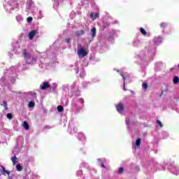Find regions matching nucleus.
I'll return each instance as SVG.
<instances>
[{
	"label": "nucleus",
	"mask_w": 179,
	"mask_h": 179,
	"mask_svg": "<svg viewBox=\"0 0 179 179\" xmlns=\"http://www.w3.org/2000/svg\"><path fill=\"white\" fill-rule=\"evenodd\" d=\"M85 33H86L85 30H79V31H76L75 32V36L76 37H80V36H83V34H85Z\"/></svg>",
	"instance_id": "6"
},
{
	"label": "nucleus",
	"mask_w": 179,
	"mask_h": 179,
	"mask_svg": "<svg viewBox=\"0 0 179 179\" xmlns=\"http://www.w3.org/2000/svg\"><path fill=\"white\" fill-rule=\"evenodd\" d=\"M124 173V169L122 167L119 168L118 174H122Z\"/></svg>",
	"instance_id": "20"
},
{
	"label": "nucleus",
	"mask_w": 179,
	"mask_h": 179,
	"mask_svg": "<svg viewBox=\"0 0 179 179\" xmlns=\"http://www.w3.org/2000/svg\"><path fill=\"white\" fill-rule=\"evenodd\" d=\"M78 54L79 57H82V58L86 57L87 55V52L85 50V48H81L80 50H78Z\"/></svg>",
	"instance_id": "2"
},
{
	"label": "nucleus",
	"mask_w": 179,
	"mask_h": 179,
	"mask_svg": "<svg viewBox=\"0 0 179 179\" xmlns=\"http://www.w3.org/2000/svg\"><path fill=\"white\" fill-rule=\"evenodd\" d=\"M53 1H55V0H53Z\"/></svg>",
	"instance_id": "34"
},
{
	"label": "nucleus",
	"mask_w": 179,
	"mask_h": 179,
	"mask_svg": "<svg viewBox=\"0 0 179 179\" xmlns=\"http://www.w3.org/2000/svg\"><path fill=\"white\" fill-rule=\"evenodd\" d=\"M86 75V72H85V71H83V78L85 77Z\"/></svg>",
	"instance_id": "26"
},
{
	"label": "nucleus",
	"mask_w": 179,
	"mask_h": 179,
	"mask_svg": "<svg viewBox=\"0 0 179 179\" xmlns=\"http://www.w3.org/2000/svg\"><path fill=\"white\" fill-rule=\"evenodd\" d=\"M157 123L159 125L160 128H163V124H162V121L157 120Z\"/></svg>",
	"instance_id": "23"
},
{
	"label": "nucleus",
	"mask_w": 179,
	"mask_h": 179,
	"mask_svg": "<svg viewBox=\"0 0 179 179\" xmlns=\"http://www.w3.org/2000/svg\"><path fill=\"white\" fill-rule=\"evenodd\" d=\"M124 108H125V107L124 106V104L121 103L116 105V110L118 113H122V111H124Z\"/></svg>",
	"instance_id": "4"
},
{
	"label": "nucleus",
	"mask_w": 179,
	"mask_h": 179,
	"mask_svg": "<svg viewBox=\"0 0 179 179\" xmlns=\"http://www.w3.org/2000/svg\"><path fill=\"white\" fill-rule=\"evenodd\" d=\"M37 34V30H32L29 33L28 37L29 40H33L34 38V36Z\"/></svg>",
	"instance_id": "5"
},
{
	"label": "nucleus",
	"mask_w": 179,
	"mask_h": 179,
	"mask_svg": "<svg viewBox=\"0 0 179 179\" xmlns=\"http://www.w3.org/2000/svg\"><path fill=\"white\" fill-rule=\"evenodd\" d=\"M90 34H91L92 38H94V37H96V27H93L91 29Z\"/></svg>",
	"instance_id": "9"
},
{
	"label": "nucleus",
	"mask_w": 179,
	"mask_h": 179,
	"mask_svg": "<svg viewBox=\"0 0 179 179\" xmlns=\"http://www.w3.org/2000/svg\"><path fill=\"white\" fill-rule=\"evenodd\" d=\"M126 124H127V125H129V120H126Z\"/></svg>",
	"instance_id": "27"
},
{
	"label": "nucleus",
	"mask_w": 179,
	"mask_h": 179,
	"mask_svg": "<svg viewBox=\"0 0 179 179\" xmlns=\"http://www.w3.org/2000/svg\"><path fill=\"white\" fill-rule=\"evenodd\" d=\"M163 93H164V91L162 92V94H163Z\"/></svg>",
	"instance_id": "32"
},
{
	"label": "nucleus",
	"mask_w": 179,
	"mask_h": 179,
	"mask_svg": "<svg viewBox=\"0 0 179 179\" xmlns=\"http://www.w3.org/2000/svg\"><path fill=\"white\" fill-rule=\"evenodd\" d=\"M173 83L175 85H177V83H179V78H178V76H175V77L173 78Z\"/></svg>",
	"instance_id": "14"
},
{
	"label": "nucleus",
	"mask_w": 179,
	"mask_h": 179,
	"mask_svg": "<svg viewBox=\"0 0 179 179\" xmlns=\"http://www.w3.org/2000/svg\"><path fill=\"white\" fill-rule=\"evenodd\" d=\"M121 76H122L123 80L125 81V76H124V75H122V74L121 75Z\"/></svg>",
	"instance_id": "28"
},
{
	"label": "nucleus",
	"mask_w": 179,
	"mask_h": 179,
	"mask_svg": "<svg viewBox=\"0 0 179 179\" xmlns=\"http://www.w3.org/2000/svg\"><path fill=\"white\" fill-rule=\"evenodd\" d=\"M50 87H51V85L48 82H43L42 85L40 86V89H41V90H45L47 89H50Z\"/></svg>",
	"instance_id": "3"
},
{
	"label": "nucleus",
	"mask_w": 179,
	"mask_h": 179,
	"mask_svg": "<svg viewBox=\"0 0 179 179\" xmlns=\"http://www.w3.org/2000/svg\"><path fill=\"white\" fill-rule=\"evenodd\" d=\"M55 89H57V87H53L52 90H55Z\"/></svg>",
	"instance_id": "31"
},
{
	"label": "nucleus",
	"mask_w": 179,
	"mask_h": 179,
	"mask_svg": "<svg viewBox=\"0 0 179 179\" xmlns=\"http://www.w3.org/2000/svg\"><path fill=\"white\" fill-rule=\"evenodd\" d=\"M7 118L8 120H12V118H13V116L11 115V113H8L7 114Z\"/></svg>",
	"instance_id": "21"
},
{
	"label": "nucleus",
	"mask_w": 179,
	"mask_h": 179,
	"mask_svg": "<svg viewBox=\"0 0 179 179\" xmlns=\"http://www.w3.org/2000/svg\"><path fill=\"white\" fill-rule=\"evenodd\" d=\"M27 22H28V23H30L31 22H33V17H28L27 18Z\"/></svg>",
	"instance_id": "19"
},
{
	"label": "nucleus",
	"mask_w": 179,
	"mask_h": 179,
	"mask_svg": "<svg viewBox=\"0 0 179 179\" xmlns=\"http://www.w3.org/2000/svg\"><path fill=\"white\" fill-rule=\"evenodd\" d=\"M35 106H36V103H34V101L29 102L28 107H29V108H31L34 107Z\"/></svg>",
	"instance_id": "15"
},
{
	"label": "nucleus",
	"mask_w": 179,
	"mask_h": 179,
	"mask_svg": "<svg viewBox=\"0 0 179 179\" xmlns=\"http://www.w3.org/2000/svg\"><path fill=\"white\" fill-rule=\"evenodd\" d=\"M111 26V24L110 22H103L102 24V30H106L107 27H110Z\"/></svg>",
	"instance_id": "7"
},
{
	"label": "nucleus",
	"mask_w": 179,
	"mask_h": 179,
	"mask_svg": "<svg viewBox=\"0 0 179 179\" xmlns=\"http://www.w3.org/2000/svg\"><path fill=\"white\" fill-rule=\"evenodd\" d=\"M99 13H91L90 15V17H91V19H92V20H96V19H97V17H99Z\"/></svg>",
	"instance_id": "8"
},
{
	"label": "nucleus",
	"mask_w": 179,
	"mask_h": 179,
	"mask_svg": "<svg viewBox=\"0 0 179 179\" xmlns=\"http://www.w3.org/2000/svg\"><path fill=\"white\" fill-rule=\"evenodd\" d=\"M102 167H104V165H103V164H102Z\"/></svg>",
	"instance_id": "33"
},
{
	"label": "nucleus",
	"mask_w": 179,
	"mask_h": 179,
	"mask_svg": "<svg viewBox=\"0 0 179 179\" xmlns=\"http://www.w3.org/2000/svg\"><path fill=\"white\" fill-rule=\"evenodd\" d=\"M1 106H3L5 110H8V102H6V101H3V104L1 103Z\"/></svg>",
	"instance_id": "16"
},
{
	"label": "nucleus",
	"mask_w": 179,
	"mask_h": 179,
	"mask_svg": "<svg viewBox=\"0 0 179 179\" xmlns=\"http://www.w3.org/2000/svg\"><path fill=\"white\" fill-rule=\"evenodd\" d=\"M57 111H59V113H62V111H64V106H57Z\"/></svg>",
	"instance_id": "17"
},
{
	"label": "nucleus",
	"mask_w": 179,
	"mask_h": 179,
	"mask_svg": "<svg viewBox=\"0 0 179 179\" xmlns=\"http://www.w3.org/2000/svg\"><path fill=\"white\" fill-rule=\"evenodd\" d=\"M11 162H13V164H16V163H17V157H16V155L11 157Z\"/></svg>",
	"instance_id": "13"
},
{
	"label": "nucleus",
	"mask_w": 179,
	"mask_h": 179,
	"mask_svg": "<svg viewBox=\"0 0 179 179\" xmlns=\"http://www.w3.org/2000/svg\"><path fill=\"white\" fill-rule=\"evenodd\" d=\"M123 89H124V90H127L125 89V83H124Z\"/></svg>",
	"instance_id": "29"
},
{
	"label": "nucleus",
	"mask_w": 179,
	"mask_h": 179,
	"mask_svg": "<svg viewBox=\"0 0 179 179\" xmlns=\"http://www.w3.org/2000/svg\"><path fill=\"white\" fill-rule=\"evenodd\" d=\"M148 84L143 83V89H145L146 90V89H148Z\"/></svg>",
	"instance_id": "25"
},
{
	"label": "nucleus",
	"mask_w": 179,
	"mask_h": 179,
	"mask_svg": "<svg viewBox=\"0 0 179 179\" xmlns=\"http://www.w3.org/2000/svg\"><path fill=\"white\" fill-rule=\"evenodd\" d=\"M140 31L141 34H143V36H146V34H148V32L146 31V30H145V29H143V27L140 28Z\"/></svg>",
	"instance_id": "12"
},
{
	"label": "nucleus",
	"mask_w": 179,
	"mask_h": 179,
	"mask_svg": "<svg viewBox=\"0 0 179 179\" xmlns=\"http://www.w3.org/2000/svg\"><path fill=\"white\" fill-rule=\"evenodd\" d=\"M141 142H142V138H138L136 141V145L137 148H141Z\"/></svg>",
	"instance_id": "10"
},
{
	"label": "nucleus",
	"mask_w": 179,
	"mask_h": 179,
	"mask_svg": "<svg viewBox=\"0 0 179 179\" xmlns=\"http://www.w3.org/2000/svg\"><path fill=\"white\" fill-rule=\"evenodd\" d=\"M71 38H66L65 40H64V41H65V43H66L67 44H70V43H71Z\"/></svg>",
	"instance_id": "22"
},
{
	"label": "nucleus",
	"mask_w": 179,
	"mask_h": 179,
	"mask_svg": "<svg viewBox=\"0 0 179 179\" xmlns=\"http://www.w3.org/2000/svg\"><path fill=\"white\" fill-rule=\"evenodd\" d=\"M22 54L24 57L25 61H27V64L28 65H30V62H29V59L31 58V55L29 52H27V49H23L22 50Z\"/></svg>",
	"instance_id": "1"
},
{
	"label": "nucleus",
	"mask_w": 179,
	"mask_h": 179,
	"mask_svg": "<svg viewBox=\"0 0 179 179\" xmlns=\"http://www.w3.org/2000/svg\"><path fill=\"white\" fill-rule=\"evenodd\" d=\"M16 169L17 170V171H22V167L21 166L20 164H18L16 165Z\"/></svg>",
	"instance_id": "18"
},
{
	"label": "nucleus",
	"mask_w": 179,
	"mask_h": 179,
	"mask_svg": "<svg viewBox=\"0 0 179 179\" xmlns=\"http://www.w3.org/2000/svg\"><path fill=\"white\" fill-rule=\"evenodd\" d=\"M22 127L26 129V131H28V129L30 128V126H29V123H27L26 121L23 122Z\"/></svg>",
	"instance_id": "11"
},
{
	"label": "nucleus",
	"mask_w": 179,
	"mask_h": 179,
	"mask_svg": "<svg viewBox=\"0 0 179 179\" xmlns=\"http://www.w3.org/2000/svg\"><path fill=\"white\" fill-rule=\"evenodd\" d=\"M166 26H167V24H166V22H162V23L160 24V27H161L164 28V27H166Z\"/></svg>",
	"instance_id": "24"
},
{
	"label": "nucleus",
	"mask_w": 179,
	"mask_h": 179,
	"mask_svg": "<svg viewBox=\"0 0 179 179\" xmlns=\"http://www.w3.org/2000/svg\"><path fill=\"white\" fill-rule=\"evenodd\" d=\"M32 61H37V59L36 58H33Z\"/></svg>",
	"instance_id": "30"
}]
</instances>
